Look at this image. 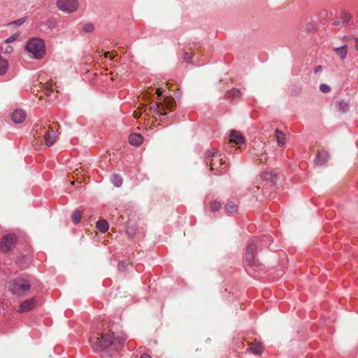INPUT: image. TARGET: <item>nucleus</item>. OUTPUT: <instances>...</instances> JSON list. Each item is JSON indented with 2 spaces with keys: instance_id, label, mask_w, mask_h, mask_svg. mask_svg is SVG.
<instances>
[{
  "instance_id": "obj_30",
  "label": "nucleus",
  "mask_w": 358,
  "mask_h": 358,
  "mask_svg": "<svg viewBox=\"0 0 358 358\" xmlns=\"http://www.w3.org/2000/svg\"><path fill=\"white\" fill-rule=\"evenodd\" d=\"M182 57H183V59L185 62H186L187 63H191L192 62V56L187 52H183L182 53Z\"/></svg>"
},
{
  "instance_id": "obj_4",
  "label": "nucleus",
  "mask_w": 358,
  "mask_h": 358,
  "mask_svg": "<svg viewBox=\"0 0 358 358\" xmlns=\"http://www.w3.org/2000/svg\"><path fill=\"white\" fill-rule=\"evenodd\" d=\"M31 285L29 282L24 279H19L15 280L10 285V291L15 294H20L30 289Z\"/></svg>"
},
{
  "instance_id": "obj_45",
  "label": "nucleus",
  "mask_w": 358,
  "mask_h": 358,
  "mask_svg": "<svg viewBox=\"0 0 358 358\" xmlns=\"http://www.w3.org/2000/svg\"><path fill=\"white\" fill-rule=\"evenodd\" d=\"M218 161L220 162L219 163L221 164L222 159H219Z\"/></svg>"
},
{
  "instance_id": "obj_43",
  "label": "nucleus",
  "mask_w": 358,
  "mask_h": 358,
  "mask_svg": "<svg viewBox=\"0 0 358 358\" xmlns=\"http://www.w3.org/2000/svg\"><path fill=\"white\" fill-rule=\"evenodd\" d=\"M12 41V38H8L6 40V41Z\"/></svg>"
},
{
  "instance_id": "obj_11",
  "label": "nucleus",
  "mask_w": 358,
  "mask_h": 358,
  "mask_svg": "<svg viewBox=\"0 0 358 358\" xmlns=\"http://www.w3.org/2000/svg\"><path fill=\"white\" fill-rule=\"evenodd\" d=\"M26 117V113L22 110H15L11 115L12 120L15 123H21L22 122Z\"/></svg>"
},
{
  "instance_id": "obj_10",
  "label": "nucleus",
  "mask_w": 358,
  "mask_h": 358,
  "mask_svg": "<svg viewBox=\"0 0 358 358\" xmlns=\"http://www.w3.org/2000/svg\"><path fill=\"white\" fill-rule=\"evenodd\" d=\"M36 301L34 298L22 301L20 305L19 311L24 313L31 310L34 307Z\"/></svg>"
},
{
  "instance_id": "obj_25",
  "label": "nucleus",
  "mask_w": 358,
  "mask_h": 358,
  "mask_svg": "<svg viewBox=\"0 0 358 358\" xmlns=\"http://www.w3.org/2000/svg\"><path fill=\"white\" fill-rule=\"evenodd\" d=\"M236 210H237V206H236V205L233 201H229L225 205V210L229 214L234 213L236 211Z\"/></svg>"
},
{
  "instance_id": "obj_2",
  "label": "nucleus",
  "mask_w": 358,
  "mask_h": 358,
  "mask_svg": "<svg viewBox=\"0 0 358 358\" xmlns=\"http://www.w3.org/2000/svg\"><path fill=\"white\" fill-rule=\"evenodd\" d=\"M25 50L32 55V57L39 59L45 54V46L43 40L39 38L29 39L25 46Z\"/></svg>"
},
{
  "instance_id": "obj_12",
  "label": "nucleus",
  "mask_w": 358,
  "mask_h": 358,
  "mask_svg": "<svg viewBox=\"0 0 358 358\" xmlns=\"http://www.w3.org/2000/svg\"><path fill=\"white\" fill-rule=\"evenodd\" d=\"M328 154L325 151L319 152L315 159V164L317 166H322L327 161Z\"/></svg>"
},
{
  "instance_id": "obj_34",
  "label": "nucleus",
  "mask_w": 358,
  "mask_h": 358,
  "mask_svg": "<svg viewBox=\"0 0 358 358\" xmlns=\"http://www.w3.org/2000/svg\"><path fill=\"white\" fill-rule=\"evenodd\" d=\"M306 29L308 32H311L315 29V24L313 23H308L306 25Z\"/></svg>"
},
{
  "instance_id": "obj_5",
  "label": "nucleus",
  "mask_w": 358,
  "mask_h": 358,
  "mask_svg": "<svg viewBox=\"0 0 358 358\" xmlns=\"http://www.w3.org/2000/svg\"><path fill=\"white\" fill-rule=\"evenodd\" d=\"M57 6L60 10L70 13L77 9L78 3L77 0H57Z\"/></svg>"
},
{
  "instance_id": "obj_42",
  "label": "nucleus",
  "mask_w": 358,
  "mask_h": 358,
  "mask_svg": "<svg viewBox=\"0 0 358 358\" xmlns=\"http://www.w3.org/2000/svg\"><path fill=\"white\" fill-rule=\"evenodd\" d=\"M50 92H51V90H48L47 95H49V93H50Z\"/></svg>"
},
{
  "instance_id": "obj_39",
  "label": "nucleus",
  "mask_w": 358,
  "mask_h": 358,
  "mask_svg": "<svg viewBox=\"0 0 358 358\" xmlns=\"http://www.w3.org/2000/svg\"><path fill=\"white\" fill-rule=\"evenodd\" d=\"M355 41H356V43H355V48L357 50H358V38H355Z\"/></svg>"
},
{
  "instance_id": "obj_40",
  "label": "nucleus",
  "mask_w": 358,
  "mask_h": 358,
  "mask_svg": "<svg viewBox=\"0 0 358 358\" xmlns=\"http://www.w3.org/2000/svg\"><path fill=\"white\" fill-rule=\"evenodd\" d=\"M340 24H341V22H340V21H338H338H334V22H333V24H334V25H336V26L339 25Z\"/></svg>"
},
{
  "instance_id": "obj_41",
  "label": "nucleus",
  "mask_w": 358,
  "mask_h": 358,
  "mask_svg": "<svg viewBox=\"0 0 358 358\" xmlns=\"http://www.w3.org/2000/svg\"><path fill=\"white\" fill-rule=\"evenodd\" d=\"M134 115L135 117H138V114L136 111L134 113Z\"/></svg>"
},
{
  "instance_id": "obj_7",
  "label": "nucleus",
  "mask_w": 358,
  "mask_h": 358,
  "mask_svg": "<svg viewBox=\"0 0 358 358\" xmlns=\"http://www.w3.org/2000/svg\"><path fill=\"white\" fill-rule=\"evenodd\" d=\"M15 243V236L12 234L4 235L0 241V250L7 252L14 246Z\"/></svg>"
},
{
  "instance_id": "obj_15",
  "label": "nucleus",
  "mask_w": 358,
  "mask_h": 358,
  "mask_svg": "<svg viewBox=\"0 0 358 358\" xmlns=\"http://www.w3.org/2000/svg\"><path fill=\"white\" fill-rule=\"evenodd\" d=\"M127 337L124 336L115 337L113 336V348L116 350L124 347Z\"/></svg>"
},
{
  "instance_id": "obj_19",
  "label": "nucleus",
  "mask_w": 358,
  "mask_h": 358,
  "mask_svg": "<svg viewBox=\"0 0 358 358\" xmlns=\"http://www.w3.org/2000/svg\"><path fill=\"white\" fill-rule=\"evenodd\" d=\"M262 177L264 180L271 181L274 183L275 182L277 175L274 171H269L264 172Z\"/></svg>"
},
{
  "instance_id": "obj_26",
  "label": "nucleus",
  "mask_w": 358,
  "mask_h": 358,
  "mask_svg": "<svg viewBox=\"0 0 358 358\" xmlns=\"http://www.w3.org/2000/svg\"><path fill=\"white\" fill-rule=\"evenodd\" d=\"M81 213L78 210H76L72 214V221L75 224H78L80 222Z\"/></svg>"
},
{
  "instance_id": "obj_21",
  "label": "nucleus",
  "mask_w": 358,
  "mask_h": 358,
  "mask_svg": "<svg viewBox=\"0 0 358 358\" xmlns=\"http://www.w3.org/2000/svg\"><path fill=\"white\" fill-rule=\"evenodd\" d=\"M8 66V61L0 55V76H3L6 73Z\"/></svg>"
},
{
  "instance_id": "obj_36",
  "label": "nucleus",
  "mask_w": 358,
  "mask_h": 358,
  "mask_svg": "<svg viewBox=\"0 0 358 358\" xmlns=\"http://www.w3.org/2000/svg\"><path fill=\"white\" fill-rule=\"evenodd\" d=\"M104 57L106 58H109L110 59H112L115 57V55L113 53H110V52H106L104 53Z\"/></svg>"
},
{
  "instance_id": "obj_29",
  "label": "nucleus",
  "mask_w": 358,
  "mask_h": 358,
  "mask_svg": "<svg viewBox=\"0 0 358 358\" xmlns=\"http://www.w3.org/2000/svg\"><path fill=\"white\" fill-rule=\"evenodd\" d=\"M27 20V17H22L10 22V24L15 26L22 25Z\"/></svg>"
},
{
  "instance_id": "obj_16",
  "label": "nucleus",
  "mask_w": 358,
  "mask_h": 358,
  "mask_svg": "<svg viewBox=\"0 0 358 358\" xmlns=\"http://www.w3.org/2000/svg\"><path fill=\"white\" fill-rule=\"evenodd\" d=\"M264 146H262V150L259 151L257 148H254V155L257 157V159L261 162H264L267 159V154L266 150H264Z\"/></svg>"
},
{
  "instance_id": "obj_18",
  "label": "nucleus",
  "mask_w": 358,
  "mask_h": 358,
  "mask_svg": "<svg viewBox=\"0 0 358 358\" xmlns=\"http://www.w3.org/2000/svg\"><path fill=\"white\" fill-rule=\"evenodd\" d=\"M334 50L342 60L346 58L348 54V46L346 45L335 48Z\"/></svg>"
},
{
  "instance_id": "obj_38",
  "label": "nucleus",
  "mask_w": 358,
  "mask_h": 358,
  "mask_svg": "<svg viewBox=\"0 0 358 358\" xmlns=\"http://www.w3.org/2000/svg\"><path fill=\"white\" fill-rule=\"evenodd\" d=\"M140 358H151V357L148 354H142Z\"/></svg>"
},
{
  "instance_id": "obj_8",
  "label": "nucleus",
  "mask_w": 358,
  "mask_h": 358,
  "mask_svg": "<svg viewBox=\"0 0 358 358\" xmlns=\"http://www.w3.org/2000/svg\"><path fill=\"white\" fill-rule=\"evenodd\" d=\"M230 141L236 145H243L245 142L244 136L237 130H231L229 134Z\"/></svg>"
},
{
  "instance_id": "obj_23",
  "label": "nucleus",
  "mask_w": 358,
  "mask_h": 358,
  "mask_svg": "<svg viewBox=\"0 0 358 358\" xmlns=\"http://www.w3.org/2000/svg\"><path fill=\"white\" fill-rule=\"evenodd\" d=\"M338 109L341 113H346L349 110V103L345 100H340L337 103Z\"/></svg>"
},
{
  "instance_id": "obj_32",
  "label": "nucleus",
  "mask_w": 358,
  "mask_h": 358,
  "mask_svg": "<svg viewBox=\"0 0 358 358\" xmlns=\"http://www.w3.org/2000/svg\"><path fill=\"white\" fill-rule=\"evenodd\" d=\"M320 90L323 93H327V92H329L330 91L331 87H330L329 85H328L327 84L322 83V84L320 85Z\"/></svg>"
},
{
  "instance_id": "obj_31",
  "label": "nucleus",
  "mask_w": 358,
  "mask_h": 358,
  "mask_svg": "<svg viewBox=\"0 0 358 358\" xmlns=\"http://www.w3.org/2000/svg\"><path fill=\"white\" fill-rule=\"evenodd\" d=\"M94 29V25L92 23L85 24L83 27V30L85 32H90Z\"/></svg>"
},
{
  "instance_id": "obj_33",
  "label": "nucleus",
  "mask_w": 358,
  "mask_h": 358,
  "mask_svg": "<svg viewBox=\"0 0 358 358\" xmlns=\"http://www.w3.org/2000/svg\"><path fill=\"white\" fill-rule=\"evenodd\" d=\"M341 19L343 23L347 24L350 20V15L347 13H343L341 16Z\"/></svg>"
},
{
  "instance_id": "obj_35",
  "label": "nucleus",
  "mask_w": 358,
  "mask_h": 358,
  "mask_svg": "<svg viewBox=\"0 0 358 358\" xmlns=\"http://www.w3.org/2000/svg\"><path fill=\"white\" fill-rule=\"evenodd\" d=\"M322 71V67L320 65H317L314 68V73L315 74L320 73Z\"/></svg>"
},
{
  "instance_id": "obj_20",
  "label": "nucleus",
  "mask_w": 358,
  "mask_h": 358,
  "mask_svg": "<svg viewBox=\"0 0 358 358\" xmlns=\"http://www.w3.org/2000/svg\"><path fill=\"white\" fill-rule=\"evenodd\" d=\"M96 227L101 233H105L108 231L109 226L107 221L100 220L96 222Z\"/></svg>"
},
{
  "instance_id": "obj_14",
  "label": "nucleus",
  "mask_w": 358,
  "mask_h": 358,
  "mask_svg": "<svg viewBox=\"0 0 358 358\" xmlns=\"http://www.w3.org/2000/svg\"><path fill=\"white\" fill-rule=\"evenodd\" d=\"M143 136L141 134H131L129 136V142L131 145L138 146L142 143Z\"/></svg>"
},
{
  "instance_id": "obj_24",
  "label": "nucleus",
  "mask_w": 358,
  "mask_h": 358,
  "mask_svg": "<svg viewBox=\"0 0 358 358\" xmlns=\"http://www.w3.org/2000/svg\"><path fill=\"white\" fill-rule=\"evenodd\" d=\"M110 180H111V182L114 185V186H115L117 187H120L122 184V178L120 177V176H119L117 174H113L111 176Z\"/></svg>"
},
{
  "instance_id": "obj_13",
  "label": "nucleus",
  "mask_w": 358,
  "mask_h": 358,
  "mask_svg": "<svg viewBox=\"0 0 358 358\" xmlns=\"http://www.w3.org/2000/svg\"><path fill=\"white\" fill-rule=\"evenodd\" d=\"M44 139L48 146H51L54 144L56 140V134L54 130L48 131L44 135Z\"/></svg>"
},
{
  "instance_id": "obj_44",
  "label": "nucleus",
  "mask_w": 358,
  "mask_h": 358,
  "mask_svg": "<svg viewBox=\"0 0 358 358\" xmlns=\"http://www.w3.org/2000/svg\"><path fill=\"white\" fill-rule=\"evenodd\" d=\"M168 85H169V83H166V87H167L168 88H169V87Z\"/></svg>"
},
{
  "instance_id": "obj_28",
  "label": "nucleus",
  "mask_w": 358,
  "mask_h": 358,
  "mask_svg": "<svg viewBox=\"0 0 358 358\" xmlns=\"http://www.w3.org/2000/svg\"><path fill=\"white\" fill-rule=\"evenodd\" d=\"M250 351L254 355H259L262 352V348L260 345L257 346H251L250 348Z\"/></svg>"
},
{
  "instance_id": "obj_17",
  "label": "nucleus",
  "mask_w": 358,
  "mask_h": 358,
  "mask_svg": "<svg viewBox=\"0 0 358 358\" xmlns=\"http://www.w3.org/2000/svg\"><path fill=\"white\" fill-rule=\"evenodd\" d=\"M241 93L239 90L233 88L231 90L228 91L225 94L227 99L234 101L237 98L241 97Z\"/></svg>"
},
{
  "instance_id": "obj_22",
  "label": "nucleus",
  "mask_w": 358,
  "mask_h": 358,
  "mask_svg": "<svg viewBox=\"0 0 358 358\" xmlns=\"http://www.w3.org/2000/svg\"><path fill=\"white\" fill-rule=\"evenodd\" d=\"M275 135H276V138H277V142H278V145L280 146H282L285 144V134L280 131L279 129H276L275 130Z\"/></svg>"
},
{
  "instance_id": "obj_6",
  "label": "nucleus",
  "mask_w": 358,
  "mask_h": 358,
  "mask_svg": "<svg viewBox=\"0 0 358 358\" xmlns=\"http://www.w3.org/2000/svg\"><path fill=\"white\" fill-rule=\"evenodd\" d=\"M257 250V246L253 243L248 244L245 252V262L250 266H258V262L255 259V254Z\"/></svg>"
},
{
  "instance_id": "obj_27",
  "label": "nucleus",
  "mask_w": 358,
  "mask_h": 358,
  "mask_svg": "<svg viewBox=\"0 0 358 358\" xmlns=\"http://www.w3.org/2000/svg\"><path fill=\"white\" fill-rule=\"evenodd\" d=\"M221 207L220 202L217 201H213L210 203V208L212 212H216Z\"/></svg>"
},
{
  "instance_id": "obj_3",
  "label": "nucleus",
  "mask_w": 358,
  "mask_h": 358,
  "mask_svg": "<svg viewBox=\"0 0 358 358\" xmlns=\"http://www.w3.org/2000/svg\"><path fill=\"white\" fill-rule=\"evenodd\" d=\"M110 345H113V332L102 334L93 345V348L96 350H103Z\"/></svg>"
},
{
  "instance_id": "obj_9",
  "label": "nucleus",
  "mask_w": 358,
  "mask_h": 358,
  "mask_svg": "<svg viewBox=\"0 0 358 358\" xmlns=\"http://www.w3.org/2000/svg\"><path fill=\"white\" fill-rule=\"evenodd\" d=\"M220 155L218 154L217 151L215 150H207L205 153V159L206 161V164L210 165V170H214L215 168L216 163L214 162L213 158L219 157Z\"/></svg>"
},
{
  "instance_id": "obj_1",
  "label": "nucleus",
  "mask_w": 358,
  "mask_h": 358,
  "mask_svg": "<svg viewBox=\"0 0 358 358\" xmlns=\"http://www.w3.org/2000/svg\"><path fill=\"white\" fill-rule=\"evenodd\" d=\"M157 94L159 97L164 96L163 103L152 102L150 105V110L157 115L165 116L166 115V110H173L175 107V101L173 99H170L169 96L170 94L165 93V90L159 87L157 90Z\"/></svg>"
},
{
  "instance_id": "obj_37",
  "label": "nucleus",
  "mask_w": 358,
  "mask_h": 358,
  "mask_svg": "<svg viewBox=\"0 0 358 358\" xmlns=\"http://www.w3.org/2000/svg\"><path fill=\"white\" fill-rule=\"evenodd\" d=\"M262 241H266L267 240H270L271 237L267 236L266 235H262Z\"/></svg>"
}]
</instances>
